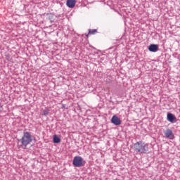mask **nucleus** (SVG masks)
I'll use <instances>...</instances> for the list:
<instances>
[{"label": "nucleus", "instance_id": "obj_2", "mask_svg": "<svg viewBox=\"0 0 180 180\" xmlns=\"http://www.w3.org/2000/svg\"><path fill=\"white\" fill-rule=\"evenodd\" d=\"M134 150L140 155H141V154H147L148 151V144L141 141L136 142L134 144Z\"/></svg>", "mask_w": 180, "mask_h": 180}, {"label": "nucleus", "instance_id": "obj_6", "mask_svg": "<svg viewBox=\"0 0 180 180\" xmlns=\"http://www.w3.org/2000/svg\"><path fill=\"white\" fill-rule=\"evenodd\" d=\"M149 51L151 53H157L158 51V45L157 44H150L148 47Z\"/></svg>", "mask_w": 180, "mask_h": 180}, {"label": "nucleus", "instance_id": "obj_10", "mask_svg": "<svg viewBox=\"0 0 180 180\" xmlns=\"http://www.w3.org/2000/svg\"><path fill=\"white\" fill-rule=\"evenodd\" d=\"M61 141V139L57 136V135L53 136V143H58Z\"/></svg>", "mask_w": 180, "mask_h": 180}, {"label": "nucleus", "instance_id": "obj_9", "mask_svg": "<svg viewBox=\"0 0 180 180\" xmlns=\"http://www.w3.org/2000/svg\"><path fill=\"white\" fill-rule=\"evenodd\" d=\"M97 32L96 30H89V33L86 35V38L88 39L89 34H95Z\"/></svg>", "mask_w": 180, "mask_h": 180}, {"label": "nucleus", "instance_id": "obj_8", "mask_svg": "<svg viewBox=\"0 0 180 180\" xmlns=\"http://www.w3.org/2000/svg\"><path fill=\"white\" fill-rule=\"evenodd\" d=\"M167 120L169 122H171V123H172V122H174V120H176V117L175 116H174V115H172L171 113H168L167 114Z\"/></svg>", "mask_w": 180, "mask_h": 180}, {"label": "nucleus", "instance_id": "obj_11", "mask_svg": "<svg viewBox=\"0 0 180 180\" xmlns=\"http://www.w3.org/2000/svg\"><path fill=\"white\" fill-rule=\"evenodd\" d=\"M49 112H50V110H44L43 111V115H44V116H47V115H49Z\"/></svg>", "mask_w": 180, "mask_h": 180}, {"label": "nucleus", "instance_id": "obj_3", "mask_svg": "<svg viewBox=\"0 0 180 180\" xmlns=\"http://www.w3.org/2000/svg\"><path fill=\"white\" fill-rule=\"evenodd\" d=\"M72 164L74 167L79 168V167H84L85 165V161L81 156H76L73 159Z\"/></svg>", "mask_w": 180, "mask_h": 180}, {"label": "nucleus", "instance_id": "obj_1", "mask_svg": "<svg viewBox=\"0 0 180 180\" xmlns=\"http://www.w3.org/2000/svg\"><path fill=\"white\" fill-rule=\"evenodd\" d=\"M32 141H33L32 134H30V132H24L22 139L18 140V148H23V150H26L27 146H29Z\"/></svg>", "mask_w": 180, "mask_h": 180}, {"label": "nucleus", "instance_id": "obj_7", "mask_svg": "<svg viewBox=\"0 0 180 180\" xmlns=\"http://www.w3.org/2000/svg\"><path fill=\"white\" fill-rule=\"evenodd\" d=\"M77 0H67L66 5L68 8H75Z\"/></svg>", "mask_w": 180, "mask_h": 180}, {"label": "nucleus", "instance_id": "obj_4", "mask_svg": "<svg viewBox=\"0 0 180 180\" xmlns=\"http://www.w3.org/2000/svg\"><path fill=\"white\" fill-rule=\"evenodd\" d=\"M164 134L167 139H169V140H174L175 139V136L174 135V133H172V130L170 129H167L165 131H164Z\"/></svg>", "mask_w": 180, "mask_h": 180}, {"label": "nucleus", "instance_id": "obj_5", "mask_svg": "<svg viewBox=\"0 0 180 180\" xmlns=\"http://www.w3.org/2000/svg\"><path fill=\"white\" fill-rule=\"evenodd\" d=\"M111 123L115 124V126H120V124H122V120H120L119 117L114 115L112 117Z\"/></svg>", "mask_w": 180, "mask_h": 180}]
</instances>
